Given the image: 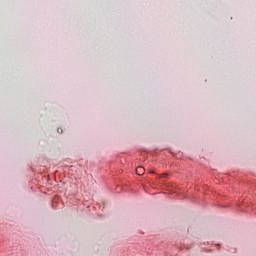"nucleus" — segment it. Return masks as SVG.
<instances>
[{
	"mask_svg": "<svg viewBox=\"0 0 256 256\" xmlns=\"http://www.w3.org/2000/svg\"><path fill=\"white\" fill-rule=\"evenodd\" d=\"M57 132H58V133H63V128H58V129H57Z\"/></svg>",
	"mask_w": 256,
	"mask_h": 256,
	"instance_id": "obj_2",
	"label": "nucleus"
},
{
	"mask_svg": "<svg viewBox=\"0 0 256 256\" xmlns=\"http://www.w3.org/2000/svg\"><path fill=\"white\" fill-rule=\"evenodd\" d=\"M149 173H155V171H150Z\"/></svg>",
	"mask_w": 256,
	"mask_h": 256,
	"instance_id": "obj_3",
	"label": "nucleus"
},
{
	"mask_svg": "<svg viewBox=\"0 0 256 256\" xmlns=\"http://www.w3.org/2000/svg\"><path fill=\"white\" fill-rule=\"evenodd\" d=\"M143 173H145V168H143V166H139L136 168L137 175H143Z\"/></svg>",
	"mask_w": 256,
	"mask_h": 256,
	"instance_id": "obj_1",
	"label": "nucleus"
}]
</instances>
